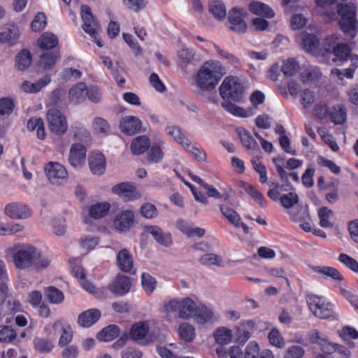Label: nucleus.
Wrapping results in <instances>:
<instances>
[{
    "mask_svg": "<svg viewBox=\"0 0 358 358\" xmlns=\"http://www.w3.org/2000/svg\"><path fill=\"white\" fill-rule=\"evenodd\" d=\"M8 251L13 253V264L20 270L31 268L36 271L43 270L48 268L51 262L48 256L30 244H15L8 248Z\"/></svg>",
    "mask_w": 358,
    "mask_h": 358,
    "instance_id": "obj_1",
    "label": "nucleus"
},
{
    "mask_svg": "<svg viewBox=\"0 0 358 358\" xmlns=\"http://www.w3.org/2000/svg\"><path fill=\"white\" fill-rule=\"evenodd\" d=\"M225 73L224 67L219 62H206L199 69L195 83L200 90L209 92L215 88Z\"/></svg>",
    "mask_w": 358,
    "mask_h": 358,
    "instance_id": "obj_2",
    "label": "nucleus"
},
{
    "mask_svg": "<svg viewBox=\"0 0 358 358\" xmlns=\"http://www.w3.org/2000/svg\"><path fill=\"white\" fill-rule=\"evenodd\" d=\"M326 15L331 20L341 17L338 24L340 29L347 36L354 38L357 33V20L356 19V6L352 3H340L337 5V12L326 11Z\"/></svg>",
    "mask_w": 358,
    "mask_h": 358,
    "instance_id": "obj_3",
    "label": "nucleus"
},
{
    "mask_svg": "<svg viewBox=\"0 0 358 358\" xmlns=\"http://www.w3.org/2000/svg\"><path fill=\"white\" fill-rule=\"evenodd\" d=\"M196 303L190 298L186 297L181 300L173 299L165 302L163 306L164 312L167 315L177 313L178 317L182 320L193 318L196 310Z\"/></svg>",
    "mask_w": 358,
    "mask_h": 358,
    "instance_id": "obj_4",
    "label": "nucleus"
},
{
    "mask_svg": "<svg viewBox=\"0 0 358 358\" xmlns=\"http://www.w3.org/2000/svg\"><path fill=\"white\" fill-rule=\"evenodd\" d=\"M220 93L224 100L239 101L243 96V87L238 78L236 77H227L220 87Z\"/></svg>",
    "mask_w": 358,
    "mask_h": 358,
    "instance_id": "obj_5",
    "label": "nucleus"
},
{
    "mask_svg": "<svg viewBox=\"0 0 358 358\" xmlns=\"http://www.w3.org/2000/svg\"><path fill=\"white\" fill-rule=\"evenodd\" d=\"M46 119L51 132L62 136L68 129L67 120L64 114L59 110L52 108L46 113Z\"/></svg>",
    "mask_w": 358,
    "mask_h": 358,
    "instance_id": "obj_6",
    "label": "nucleus"
},
{
    "mask_svg": "<svg viewBox=\"0 0 358 358\" xmlns=\"http://www.w3.org/2000/svg\"><path fill=\"white\" fill-rule=\"evenodd\" d=\"M149 330V325L146 322H138L131 327L129 336L136 343L148 345L152 343V340L148 338Z\"/></svg>",
    "mask_w": 358,
    "mask_h": 358,
    "instance_id": "obj_7",
    "label": "nucleus"
},
{
    "mask_svg": "<svg viewBox=\"0 0 358 358\" xmlns=\"http://www.w3.org/2000/svg\"><path fill=\"white\" fill-rule=\"evenodd\" d=\"M80 10L84 31L92 37L96 38V36L100 32L101 28L99 23L94 19L91 8L87 5H82Z\"/></svg>",
    "mask_w": 358,
    "mask_h": 358,
    "instance_id": "obj_8",
    "label": "nucleus"
},
{
    "mask_svg": "<svg viewBox=\"0 0 358 358\" xmlns=\"http://www.w3.org/2000/svg\"><path fill=\"white\" fill-rule=\"evenodd\" d=\"M112 192L117 194L125 201L136 199L140 197V194L136 187L129 182H121L114 185Z\"/></svg>",
    "mask_w": 358,
    "mask_h": 358,
    "instance_id": "obj_9",
    "label": "nucleus"
},
{
    "mask_svg": "<svg viewBox=\"0 0 358 358\" xmlns=\"http://www.w3.org/2000/svg\"><path fill=\"white\" fill-rule=\"evenodd\" d=\"M86 157L85 148L79 143L73 144L69 157V164L74 168L79 169L85 164Z\"/></svg>",
    "mask_w": 358,
    "mask_h": 358,
    "instance_id": "obj_10",
    "label": "nucleus"
},
{
    "mask_svg": "<svg viewBox=\"0 0 358 358\" xmlns=\"http://www.w3.org/2000/svg\"><path fill=\"white\" fill-rule=\"evenodd\" d=\"M131 286L130 278L124 275H117L109 285V289L117 295H124L129 292Z\"/></svg>",
    "mask_w": 358,
    "mask_h": 358,
    "instance_id": "obj_11",
    "label": "nucleus"
},
{
    "mask_svg": "<svg viewBox=\"0 0 358 358\" xmlns=\"http://www.w3.org/2000/svg\"><path fill=\"white\" fill-rule=\"evenodd\" d=\"M341 62L350 61V66L357 68L358 66V56L352 55L351 49L347 44L340 43L332 52Z\"/></svg>",
    "mask_w": 358,
    "mask_h": 358,
    "instance_id": "obj_12",
    "label": "nucleus"
},
{
    "mask_svg": "<svg viewBox=\"0 0 358 358\" xmlns=\"http://www.w3.org/2000/svg\"><path fill=\"white\" fill-rule=\"evenodd\" d=\"M45 172L49 180L55 184L59 180L64 179L67 176V171L64 166L57 162H49L45 167Z\"/></svg>",
    "mask_w": 358,
    "mask_h": 358,
    "instance_id": "obj_13",
    "label": "nucleus"
},
{
    "mask_svg": "<svg viewBox=\"0 0 358 358\" xmlns=\"http://www.w3.org/2000/svg\"><path fill=\"white\" fill-rule=\"evenodd\" d=\"M116 264L118 268L125 273L134 274V260L129 252L124 248L119 251L116 257Z\"/></svg>",
    "mask_w": 358,
    "mask_h": 358,
    "instance_id": "obj_14",
    "label": "nucleus"
},
{
    "mask_svg": "<svg viewBox=\"0 0 358 358\" xmlns=\"http://www.w3.org/2000/svg\"><path fill=\"white\" fill-rule=\"evenodd\" d=\"M120 127L123 133L131 136L140 131L141 122L135 116H127L122 119Z\"/></svg>",
    "mask_w": 358,
    "mask_h": 358,
    "instance_id": "obj_15",
    "label": "nucleus"
},
{
    "mask_svg": "<svg viewBox=\"0 0 358 358\" xmlns=\"http://www.w3.org/2000/svg\"><path fill=\"white\" fill-rule=\"evenodd\" d=\"M5 213L13 219H26L31 215L29 209L24 205L17 203L8 204Z\"/></svg>",
    "mask_w": 358,
    "mask_h": 358,
    "instance_id": "obj_16",
    "label": "nucleus"
},
{
    "mask_svg": "<svg viewBox=\"0 0 358 358\" xmlns=\"http://www.w3.org/2000/svg\"><path fill=\"white\" fill-rule=\"evenodd\" d=\"M145 229L146 232L152 236L159 244L164 247H169L172 244L171 235L169 233H164L158 226H146Z\"/></svg>",
    "mask_w": 358,
    "mask_h": 358,
    "instance_id": "obj_17",
    "label": "nucleus"
},
{
    "mask_svg": "<svg viewBox=\"0 0 358 358\" xmlns=\"http://www.w3.org/2000/svg\"><path fill=\"white\" fill-rule=\"evenodd\" d=\"M89 166L94 174L101 175L106 169V160L104 156L99 152H93L88 159Z\"/></svg>",
    "mask_w": 358,
    "mask_h": 358,
    "instance_id": "obj_18",
    "label": "nucleus"
},
{
    "mask_svg": "<svg viewBox=\"0 0 358 358\" xmlns=\"http://www.w3.org/2000/svg\"><path fill=\"white\" fill-rule=\"evenodd\" d=\"M101 317V312L96 308H92L81 313L78 317V324L84 328L94 324Z\"/></svg>",
    "mask_w": 358,
    "mask_h": 358,
    "instance_id": "obj_19",
    "label": "nucleus"
},
{
    "mask_svg": "<svg viewBox=\"0 0 358 358\" xmlns=\"http://www.w3.org/2000/svg\"><path fill=\"white\" fill-rule=\"evenodd\" d=\"M228 20L231 24L230 27L231 30L240 34L244 33L246 31L247 24L243 20L238 9L234 8L230 10L229 13Z\"/></svg>",
    "mask_w": 358,
    "mask_h": 358,
    "instance_id": "obj_20",
    "label": "nucleus"
},
{
    "mask_svg": "<svg viewBox=\"0 0 358 358\" xmlns=\"http://www.w3.org/2000/svg\"><path fill=\"white\" fill-rule=\"evenodd\" d=\"M193 318L196 323L203 325L206 323L212 322L214 318V313L213 310L205 306L204 304L196 305V310Z\"/></svg>",
    "mask_w": 358,
    "mask_h": 358,
    "instance_id": "obj_21",
    "label": "nucleus"
},
{
    "mask_svg": "<svg viewBox=\"0 0 358 358\" xmlns=\"http://www.w3.org/2000/svg\"><path fill=\"white\" fill-rule=\"evenodd\" d=\"M134 223V214L130 210L119 213L114 220L115 228L120 231L129 229Z\"/></svg>",
    "mask_w": 358,
    "mask_h": 358,
    "instance_id": "obj_22",
    "label": "nucleus"
},
{
    "mask_svg": "<svg viewBox=\"0 0 358 358\" xmlns=\"http://www.w3.org/2000/svg\"><path fill=\"white\" fill-rule=\"evenodd\" d=\"M87 96V86L84 83H78L73 85L69 92L70 102L78 104L85 101Z\"/></svg>",
    "mask_w": 358,
    "mask_h": 358,
    "instance_id": "obj_23",
    "label": "nucleus"
},
{
    "mask_svg": "<svg viewBox=\"0 0 358 358\" xmlns=\"http://www.w3.org/2000/svg\"><path fill=\"white\" fill-rule=\"evenodd\" d=\"M300 46L308 52H312L317 48L320 44L318 37L313 34L302 33L299 36Z\"/></svg>",
    "mask_w": 358,
    "mask_h": 358,
    "instance_id": "obj_24",
    "label": "nucleus"
},
{
    "mask_svg": "<svg viewBox=\"0 0 358 358\" xmlns=\"http://www.w3.org/2000/svg\"><path fill=\"white\" fill-rule=\"evenodd\" d=\"M31 62V52L26 49H23L15 56V67L20 71H24L30 66Z\"/></svg>",
    "mask_w": 358,
    "mask_h": 358,
    "instance_id": "obj_25",
    "label": "nucleus"
},
{
    "mask_svg": "<svg viewBox=\"0 0 358 358\" xmlns=\"http://www.w3.org/2000/svg\"><path fill=\"white\" fill-rule=\"evenodd\" d=\"M50 76L46 75L34 83L29 81H24L22 84L21 88L24 92L27 93H36L50 83Z\"/></svg>",
    "mask_w": 358,
    "mask_h": 358,
    "instance_id": "obj_26",
    "label": "nucleus"
},
{
    "mask_svg": "<svg viewBox=\"0 0 358 358\" xmlns=\"http://www.w3.org/2000/svg\"><path fill=\"white\" fill-rule=\"evenodd\" d=\"M60 59L59 52H48L40 57L39 66L45 71L52 69L56 62Z\"/></svg>",
    "mask_w": 358,
    "mask_h": 358,
    "instance_id": "obj_27",
    "label": "nucleus"
},
{
    "mask_svg": "<svg viewBox=\"0 0 358 358\" xmlns=\"http://www.w3.org/2000/svg\"><path fill=\"white\" fill-rule=\"evenodd\" d=\"M120 334V329L115 324H110L96 334V338L100 341L109 342L117 338Z\"/></svg>",
    "mask_w": 358,
    "mask_h": 358,
    "instance_id": "obj_28",
    "label": "nucleus"
},
{
    "mask_svg": "<svg viewBox=\"0 0 358 358\" xmlns=\"http://www.w3.org/2000/svg\"><path fill=\"white\" fill-rule=\"evenodd\" d=\"M150 146V140L145 136H140L135 138L130 145L133 155H138L144 153Z\"/></svg>",
    "mask_w": 358,
    "mask_h": 358,
    "instance_id": "obj_29",
    "label": "nucleus"
},
{
    "mask_svg": "<svg viewBox=\"0 0 358 358\" xmlns=\"http://www.w3.org/2000/svg\"><path fill=\"white\" fill-rule=\"evenodd\" d=\"M178 334L179 338L186 343L192 342L196 336L194 327L188 322H182L179 325Z\"/></svg>",
    "mask_w": 358,
    "mask_h": 358,
    "instance_id": "obj_30",
    "label": "nucleus"
},
{
    "mask_svg": "<svg viewBox=\"0 0 358 358\" xmlns=\"http://www.w3.org/2000/svg\"><path fill=\"white\" fill-rule=\"evenodd\" d=\"M237 132L242 145L246 149L259 150L258 143L247 130L242 127L238 128Z\"/></svg>",
    "mask_w": 358,
    "mask_h": 358,
    "instance_id": "obj_31",
    "label": "nucleus"
},
{
    "mask_svg": "<svg viewBox=\"0 0 358 358\" xmlns=\"http://www.w3.org/2000/svg\"><path fill=\"white\" fill-rule=\"evenodd\" d=\"M4 34V36L8 38L7 41H4V43H7L8 45L12 46L17 43L20 36V31L15 24H7L5 25L3 31L1 32Z\"/></svg>",
    "mask_w": 358,
    "mask_h": 358,
    "instance_id": "obj_32",
    "label": "nucleus"
},
{
    "mask_svg": "<svg viewBox=\"0 0 358 358\" xmlns=\"http://www.w3.org/2000/svg\"><path fill=\"white\" fill-rule=\"evenodd\" d=\"M249 9L252 13L257 15H263L269 18L274 16L273 10L262 2L255 1L250 3Z\"/></svg>",
    "mask_w": 358,
    "mask_h": 358,
    "instance_id": "obj_33",
    "label": "nucleus"
},
{
    "mask_svg": "<svg viewBox=\"0 0 358 358\" xmlns=\"http://www.w3.org/2000/svg\"><path fill=\"white\" fill-rule=\"evenodd\" d=\"M38 44L41 49H52L57 45L58 38L52 33L45 32L38 38Z\"/></svg>",
    "mask_w": 358,
    "mask_h": 358,
    "instance_id": "obj_34",
    "label": "nucleus"
},
{
    "mask_svg": "<svg viewBox=\"0 0 358 358\" xmlns=\"http://www.w3.org/2000/svg\"><path fill=\"white\" fill-rule=\"evenodd\" d=\"M15 108L14 101L8 97L0 99V120L8 118L13 113Z\"/></svg>",
    "mask_w": 358,
    "mask_h": 358,
    "instance_id": "obj_35",
    "label": "nucleus"
},
{
    "mask_svg": "<svg viewBox=\"0 0 358 358\" xmlns=\"http://www.w3.org/2000/svg\"><path fill=\"white\" fill-rule=\"evenodd\" d=\"M27 129L32 131L36 130L37 137L43 140L45 137L44 122L41 118L31 117L27 122Z\"/></svg>",
    "mask_w": 358,
    "mask_h": 358,
    "instance_id": "obj_36",
    "label": "nucleus"
},
{
    "mask_svg": "<svg viewBox=\"0 0 358 358\" xmlns=\"http://www.w3.org/2000/svg\"><path fill=\"white\" fill-rule=\"evenodd\" d=\"M208 9L209 12L218 20H222L226 17V8L220 1L216 0L210 2Z\"/></svg>",
    "mask_w": 358,
    "mask_h": 358,
    "instance_id": "obj_37",
    "label": "nucleus"
},
{
    "mask_svg": "<svg viewBox=\"0 0 358 358\" xmlns=\"http://www.w3.org/2000/svg\"><path fill=\"white\" fill-rule=\"evenodd\" d=\"M331 121L336 124H342L346 120V109L343 105L334 106L332 111L329 113Z\"/></svg>",
    "mask_w": 358,
    "mask_h": 358,
    "instance_id": "obj_38",
    "label": "nucleus"
},
{
    "mask_svg": "<svg viewBox=\"0 0 358 358\" xmlns=\"http://www.w3.org/2000/svg\"><path fill=\"white\" fill-rule=\"evenodd\" d=\"M45 296L48 301L52 304H58L64 301L63 292L57 287L50 286L45 289Z\"/></svg>",
    "mask_w": 358,
    "mask_h": 358,
    "instance_id": "obj_39",
    "label": "nucleus"
},
{
    "mask_svg": "<svg viewBox=\"0 0 358 358\" xmlns=\"http://www.w3.org/2000/svg\"><path fill=\"white\" fill-rule=\"evenodd\" d=\"M214 337L220 345H227L231 341L232 331L226 327L218 328L214 333Z\"/></svg>",
    "mask_w": 358,
    "mask_h": 358,
    "instance_id": "obj_40",
    "label": "nucleus"
},
{
    "mask_svg": "<svg viewBox=\"0 0 358 358\" xmlns=\"http://www.w3.org/2000/svg\"><path fill=\"white\" fill-rule=\"evenodd\" d=\"M312 269L320 274L331 278L334 280L343 281V278L339 271L331 266H313Z\"/></svg>",
    "mask_w": 358,
    "mask_h": 358,
    "instance_id": "obj_41",
    "label": "nucleus"
},
{
    "mask_svg": "<svg viewBox=\"0 0 358 358\" xmlns=\"http://www.w3.org/2000/svg\"><path fill=\"white\" fill-rule=\"evenodd\" d=\"M73 275L80 280V284L83 287L87 292L92 293L94 292V287L90 282H88L85 280V273L83 267L76 266L72 268Z\"/></svg>",
    "mask_w": 358,
    "mask_h": 358,
    "instance_id": "obj_42",
    "label": "nucleus"
},
{
    "mask_svg": "<svg viewBox=\"0 0 358 358\" xmlns=\"http://www.w3.org/2000/svg\"><path fill=\"white\" fill-rule=\"evenodd\" d=\"M301 80L303 83H311L320 80L322 73L317 67H310L301 73Z\"/></svg>",
    "mask_w": 358,
    "mask_h": 358,
    "instance_id": "obj_43",
    "label": "nucleus"
},
{
    "mask_svg": "<svg viewBox=\"0 0 358 358\" xmlns=\"http://www.w3.org/2000/svg\"><path fill=\"white\" fill-rule=\"evenodd\" d=\"M220 211L222 215L236 227H240L241 217L233 209L228 207L220 206Z\"/></svg>",
    "mask_w": 358,
    "mask_h": 358,
    "instance_id": "obj_44",
    "label": "nucleus"
},
{
    "mask_svg": "<svg viewBox=\"0 0 358 358\" xmlns=\"http://www.w3.org/2000/svg\"><path fill=\"white\" fill-rule=\"evenodd\" d=\"M34 346L40 353H48L54 348L52 341L45 338H36L34 340Z\"/></svg>",
    "mask_w": 358,
    "mask_h": 358,
    "instance_id": "obj_45",
    "label": "nucleus"
},
{
    "mask_svg": "<svg viewBox=\"0 0 358 358\" xmlns=\"http://www.w3.org/2000/svg\"><path fill=\"white\" fill-rule=\"evenodd\" d=\"M110 205L108 203H99L94 204L90 209V215L94 219L103 217L109 210Z\"/></svg>",
    "mask_w": 358,
    "mask_h": 358,
    "instance_id": "obj_46",
    "label": "nucleus"
},
{
    "mask_svg": "<svg viewBox=\"0 0 358 358\" xmlns=\"http://www.w3.org/2000/svg\"><path fill=\"white\" fill-rule=\"evenodd\" d=\"M72 131L74 138L81 141L87 142L90 138L88 131L79 122H76L72 125Z\"/></svg>",
    "mask_w": 358,
    "mask_h": 358,
    "instance_id": "obj_47",
    "label": "nucleus"
},
{
    "mask_svg": "<svg viewBox=\"0 0 358 358\" xmlns=\"http://www.w3.org/2000/svg\"><path fill=\"white\" fill-rule=\"evenodd\" d=\"M141 285L148 294L153 292L157 285V281L148 273H143L141 275Z\"/></svg>",
    "mask_w": 358,
    "mask_h": 358,
    "instance_id": "obj_48",
    "label": "nucleus"
},
{
    "mask_svg": "<svg viewBox=\"0 0 358 358\" xmlns=\"http://www.w3.org/2000/svg\"><path fill=\"white\" fill-rule=\"evenodd\" d=\"M15 331L9 326L0 325V342L10 343L16 338Z\"/></svg>",
    "mask_w": 358,
    "mask_h": 358,
    "instance_id": "obj_49",
    "label": "nucleus"
},
{
    "mask_svg": "<svg viewBox=\"0 0 358 358\" xmlns=\"http://www.w3.org/2000/svg\"><path fill=\"white\" fill-rule=\"evenodd\" d=\"M334 213L331 210L322 207L318 211V217L320 218V225L322 227L328 228L333 227V223L329 221V217H332Z\"/></svg>",
    "mask_w": 358,
    "mask_h": 358,
    "instance_id": "obj_50",
    "label": "nucleus"
},
{
    "mask_svg": "<svg viewBox=\"0 0 358 358\" xmlns=\"http://www.w3.org/2000/svg\"><path fill=\"white\" fill-rule=\"evenodd\" d=\"M281 70L285 76H292L299 71V65L296 60L288 59L283 63Z\"/></svg>",
    "mask_w": 358,
    "mask_h": 358,
    "instance_id": "obj_51",
    "label": "nucleus"
},
{
    "mask_svg": "<svg viewBox=\"0 0 358 358\" xmlns=\"http://www.w3.org/2000/svg\"><path fill=\"white\" fill-rule=\"evenodd\" d=\"M281 205L286 209L292 208L299 202V196L296 193L289 192L280 198Z\"/></svg>",
    "mask_w": 358,
    "mask_h": 358,
    "instance_id": "obj_52",
    "label": "nucleus"
},
{
    "mask_svg": "<svg viewBox=\"0 0 358 358\" xmlns=\"http://www.w3.org/2000/svg\"><path fill=\"white\" fill-rule=\"evenodd\" d=\"M187 152L192 155L195 159L200 161L206 159V154L203 150H199L192 145L191 142L187 140L182 146Z\"/></svg>",
    "mask_w": 358,
    "mask_h": 358,
    "instance_id": "obj_53",
    "label": "nucleus"
},
{
    "mask_svg": "<svg viewBox=\"0 0 358 358\" xmlns=\"http://www.w3.org/2000/svg\"><path fill=\"white\" fill-rule=\"evenodd\" d=\"M199 262L203 265L222 266L221 257L214 253H208L202 255L199 259Z\"/></svg>",
    "mask_w": 358,
    "mask_h": 358,
    "instance_id": "obj_54",
    "label": "nucleus"
},
{
    "mask_svg": "<svg viewBox=\"0 0 358 358\" xmlns=\"http://www.w3.org/2000/svg\"><path fill=\"white\" fill-rule=\"evenodd\" d=\"M168 134L170 135L174 141L179 143L181 146L187 139L184 136L180 128L176 126H169L166 128Z\"/></svg>",
    "mask_w": 358,
    "mask_h": 358,
    "instance_id": "obj_55",
    "label": "nucleus"
},
{
    "mask_svg": "<svg viewBox=\"0 0 358 358\" xmlns=\"http://www.w3.org/2000/svg\"><path fill=\"white\" fill-rule=\"evenodd\" d=\"M93 129L96 133L105 135L109 131L110 126L106 120L97 117L93 120Z\"/></svg>",
    "mask_w": 358,
    "mask_h": 358,
    "instance_id": "obj_56",
    "label": "nucleus"
},
{
    "mask_svg": "<svg viewBox=\"0 0 358 358\" xmlns=\"http://www.w3.org/2000/svg\"><path fill=\"white\" fill-rule=\"evenodd\" d=\"M333 305L324 302L318 310H315V315L322 319H327L333 315Z\"/></svg>",
    "mask_w": 358,
    "mask_h": 358,
    "instance_id": "obj_57",
    "label": "nucleus"
},
{
    "mask_svg": "<svg viewBox=\"0 0 358 358\" xmlns=\"http://www.w3.org/2000/svg\"><path fill=\"white\" fill-rule=\"evenodd\" d=\"M245 192L262 208L266 206V201L264 196L254 187L247 185L245 188Z\"/></svg>",
    "mask_w": 358,
    "mask_h": 358,
    "instance_id": "obj_58",
    "label": "nucleus"
},
{
    "mask_svg": "<svg viewBox=\"0 0 358 358\" xmlns=\"http://www.w3.org/2000/svg\"><path fill=\"white\" fill-rule=\"evenodd\" d=\"M164 153L158 145H153L148 154V160L151 163H159L162 160Z\"/></svg>",
    "mask_w": 358,
    "mask_h": 358,
    "instance_id": "obj_59",
    "label": "nucleus"
},
{
    "mask_svg": "<svg viewBox=\"0 0 358 358\" xmlns=\"http://www.w3.org/2000/svg\"><path fill=\"white\" fill-rule=\"evenodd\" d=\"M79 243L83 249L90 251L99 244V238L90 236H84L80 238Z\"/></svg>",
    "mask_w": 358,
    "mask_h": 358,
    "instance_id": "obj_60",
    "label": "nucleus"
},
{
    "mask_svg": "<svg viewBox=\"0 0 358 358\" xmlns=\"http://www.w3.org/2000/svg\"><path fill=\"white\" fill-rule=\"evenodd\" d=\"M338 261L355 273H358V262L349 255L342 253L338 256Z\"/></svg>",
    "mask_w": 358,
    "mask_h": 358,
    "instance_id": "obj_61",
    "label": "nucleus"
},
{
    "mask_svg": "<svg viewBox=\"0 0 358 358\" xmlns=\"http://www.w3.org/2000/svg\"><path fill=\"white\" fill-rule=\"evenodd\" d=\"M268 338L271 345L279 348L285 346L284 339L278 329H273L268 334Z\"/></svg>",
    "mask_w": 358,
    "mask_h": 358,
    "instance_id": "obj_62",
    "label": "nucleus"
},
{
    "mask_svg": "<svg viewBox=\"0 0 358 358\" xmlns=\"http://www.w3.org/2000/svg\"><path fill=\"white\" fill-rule=\"evenodd\" d=\"M46 25L45 15L42 13H38L34 17L31 24L33 31L38 32L44 29Z\"/></svg>",
    "mask_w": 358,
    "mask_h": 358,
    "instance_id": "obj_63",
    "label": "nucleus"
},
{
    "mask_svg": "<svg viewBox=\"0 0 358 358\" xmlns=\"http://www.w3.org/2000/svg\"><path fill=\"white\" fill-rule=\"evenodd\" d=\"M305 354L304 349L299 345H292L289 347L283 358H303Z\"/></svg>",
    "mask_w": 358,
    "mask_h": 358,
    "instance_id": "obj_64",
    "label": "nucleus"
}]
</instances>
